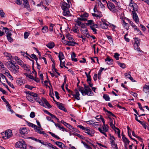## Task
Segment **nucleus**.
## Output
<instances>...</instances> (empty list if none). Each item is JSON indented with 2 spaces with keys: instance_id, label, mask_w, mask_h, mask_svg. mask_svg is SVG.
I'll use <instances>...</instances> for the list:
<instances>
[{
  "instance_id": "3",
  "label": "nucleus",
  "mask_w": 149,
  "mask_h": 149,
  "mask_svg": "<svg viewBox=\"0 0 149 149\" xmlns=\"http://www.w3.org/2000/svg\"><path fill=\"white\" fill-rule=\"evenodd\" d=\"M16 146L17 147L21 149H26V146L25 143L23 141L17 142L16 143Z\"/></svg>"
},
{
  "instance_id": "23",
  "label": "nucleus",
  "mask_w": 149,
  "mask_h": 149,
  "mask_svg": "<svg viewBox=\"0 0 149 149\" xmlns=\"http://www.w3.org/2000/svg\"><path fill=\"white\" fill-rule=\"evenodd\" d=\"M25 93L26 94H29V95L32 96H37L38 95V94L37 93H34L32 92H30L29 91H26L25 92Z\"/></svg>"
},
{
  "instance_id": "9",
  "label": "nucleus",
  "mask_w": 149,
  "mask_h": 149,
  "mask_svg": "<svg viewBox=\"0 0 149 149\" xmlns=\"http://www.w3.org/2000/svg\"><path fill=\"white\" fill-rule=\"evenodd\" d=\"M85 133L88 134L91 136H93V135L94 134L95 132L92 129L88 128H86V130H85Z\"/></svg>"
},
{
  "instance_id": "51",
  "label": "nucleus",
  "mask_w": 149,
  "mask_h": 149,
  "mask_svg": "<svg viewBox=\"0 0 149 149\" xmlns=\"http://www.w3.org/2000/svg\"><path fill=\"white\" fill-rule=\"evenodd\" d=\"M30 116L31 118H34L35 116V113L34 112H31L30 114Z\"/></svg>"
},
{
  "instance_id": "8",
  "label": "nucleus",
  "mask_w": 149,
  "mask_h": 149,
  "mask_svg": "<svg viewBox=\"0 0 149 149\" xmlns=\"http://www.w3.org/2000/svg\"><path fill=\"white\" fill-rule=\"evenodd\" d=\"M3 29H5V32L6 33L7 38L9 41L11 42L13 41V39L11 37L12 34L9 33V29L8 28L6 27H3Z\"/></svg>"
},
{
  "instance_id": "63",
  "label": "nucleus",
  "mask_w": 149,
  "mask_h": 149,
  "mask_svg": "<svg viewBox=\"0 0 149 149\" xmlns=\"http://www.w3.org/2000/svg\"><path fill=\"white\" fill-rule=\"evenodd\" d=\"M77 127L80 128V129H82L83 130H86V127H84L83 126L81 125H78L77 126Z\"/></svg>"
},
{
  "instance_id": "25",
  "label": "nucleus",
  "mask_w": 149,
  "mask_h": 149,
  "mask_svg": "<svg viewBox=\"0 0 149 149\" xmlns=\"http://www.w3.org/2000/svg\"><path fill=\"white\" fill-rule=\"evenodd\" d=\"M54 43L53 42H51L48 43L46 46L50 49H52L54 46Z\"/></svg>"
},
{
  "instance_id": "15",
  "label": "nucleus",
  "mask_w": 149,
  "mask_h": 149,
  "mask_svg": "<svg viewBox=\"0 0 149 149\" xmlns=\"http://www.w3.org/2000/svg\"><path fill=\"white\" fill-rule=\"evenodd\" d=\"M63 15L66 17H69L71 16L72 15L70 13V12L69 9L68 10H63Z\"/></svg>"
},
{
  "instance_id": "47",
  "label": "nucleus",
  "mask_w": 149,
  "mask_h": 149,
  "mask_svg": "<svg viewBox=\"0 0 149 149\" xmlns=\"http://www.w3.org/2000/svg\"><path fill=\"white\" fill-rule=\"evenodd\" d=\"M25 87L26 88H28L30 90H31L34 87L33 86H30L28 85H26L25 86Z\"/></svg>"
},
{
  "instance_id": "42",
  "label": "nucleus",
  "mask_w": 149,
  "mask_h": 149,
  "mask_svg": "<svg viewBox=\"0 0 149 149\" xmlns=\"http://www.w3.org/2000/svg\"><path fill=\"white\" fill-rule=\"evenodd\" d=\"M115 140V138L113 136H110V143L114 141Z\"/></svg>"
},
{
  "instance_id": "34",
  "label": "nucleus",
  "mask_w": 149,
  "mask_h": 149,
  "mask_svg": "<svg viewBox=\"0 0 149 149\" xmlns=\"http://www.w3.org/2000/svg\"><path fill=\"white\" fill-rule=\"evenodd\" d=\"M103 97L107 101H109L110 99L109 96L107 94H104L103 96Z\"/></svg>"
},
{
  "instance_id": "5",
  "label": "nucleus",
  "mask_w": 149,
  "mask_h": 149,
  "mask_svg": "<svg viewBox=\"0 0 149 149\" xmlns=\"http://www.w3.org/2000/svg\"><path fill=\"white\" fill-rule=\"evenodd\" d=\"M102 127L103 130L101 128L99 127L98 128V130L101 133L105 135L106 137H107V136L105 132L108 131L109 127L107 125L104 124L102 126Z\"/></svg>"
},
{
  "instance_id": "41",
  "label": "nucleus",
  "mask_w": 149,
  "mask_h": 149,
  "mask_svg": "<svg viewBox=\"0 0 149 149\" xmlns=\"http://www.w3.org/2000/svg\"><path fill=\"white\" fill-rule=\"evenodd\" d=\"M29 56H30L32 58H34L35 59L36 61H37L38 60V58L36 57V55L34 54H31V56H32V57H31V56H30V55H29Z\"/></svg>"
},
{
  "instance_id": "28",
  "label": "nucleus",
  "mask_w": 149,
  "mask_h": 149,
  "mask_svg": "<svg viewBox=\"0 0 149 149\" xmlns=\"http://www.w3.org/2000/svg\"><path fill=\"white\" fill-rule=\"evenodd\" d=\"M78 88L79 91L81 93L82 95L83 96L85 95V90H84L83 88L82 87L79 86Z\"/></svg>"
},
{
  "instance_id": "7",
  "label": "nucleus",
  "mask_w": 149,
  "mask_h": 149,
  "mask_svg": "<svg viewBox=\"0 0 149 149\" xmlns=\"http://www.w3.org/2000/svg\"><path fill=\"white\" fill-rule=\"evenodd\" d=\"M4 136H3V138L4 139H7L10 137L12 135V130H6L4 133Z\"/></svg>"
},
{
  "instance_id": "37",
  "label": "nucleus",
  "mask_w": 149,
  "mask_h": 149,
  "mask_svg": "<svg viewBox=\"0 0 149 149\" xmlns=\"http://www.w3.org/2000/svg\"><path fill=\"white\" fill-rule=\"evenodd\" d=\"M129 21V22L130 23V24L131 25V26L133 27L134 29H136V28L137 27L134 24V23L131 21L130 20L128 19H127Z\"/></svg>"
},
{
  "instance_id": "45",
  "label": "nucleus",
  "mask_w": 149,
  "mask_h": 149,
  "mask_svg": "<svg viewBox=\"0 0 149 149\" xmlns=\"http://www.w3.org/2000/svg\"><path fill=\"white\" fill-rule=\"evenodd\" d=\"M66 37L67 38L70 40H73L74 39L71 36V35H67L66 36Z\"/></svg>"
},
{
  "instance_id": "13",
  "label": "nucleus",
  "mask_w": 149,
  "mask_h": 149,
  "mask_svg": "<svg viewBox=\"0 0 149 149\" xmlns=\"http://www.w3.org/2000/svg\"><path fill=\"white\" fill-rule=\"evenodd\" d=\"M29 132V130L27 129L26 128H21L19 130V133L22 134H27Z\"/></svg>"
},
{
  "instance_id": "60",
  "label": "nucleus",
  "mask_w": 149,
  "mask_h": 149,
  "mask_svg": "<svg viewBox=\"0 0 149 149\" xmlns=\"http://www.w3.org/2000/svg\"><path fill=\"white\" fill-rule=\"evenodd\" d=\"M91 29L93 30V31L94 32V33H96L97 30L95 29V28H96L95 27L92 26V27H91Z\"/></svg>"
},
{
  "instance_id": "49",
  "label": "nucleus",
  "mask_w": 149,
  "mask_h": 149,
  "mask_svg": "<svg viewBox=\"0 0 149 149\" xmlns=\"http://www.w3.org/2000/svg\"><path fill=\"white\" fill-rule=\"evenodd\" d=\"M5 13L2 10H0V15L1 17H4L5 16Z\"/></svg>"
},
{
  "instance_id": "52",
  "label": "nucleus",
  "mask_w": 149,
  "mask_h": 149,
  "mask_svg": "<svg viewBox=\"0 0 149 149\" xmlns=\"http://www.w3.org/2000/svg\"><path fill=\"white\" fill-rule=\"evenodd\" d=\"M107 36L108 39L109 40V41L113 43V41L112 40L111 36Z\"/></svg>"
},
{
  "instance_id": "4",
  "label": "nucleus",
  "mask_w": 149,
  "mask_h": 149,
  "mask_svg": "<svg viewBox=\"0 0 149 149\" xmlns=\"http://www.w3.org/2000/svg\"><path fill=\"white\" fill-rule=\"evenodd\" d=\"M27 125L31 127H33L34 128L36 132H37L38 133L40 134H46L45 133H44V132L43 131H40L38 130V129H37V128H38L37 126L36 125L32 123H30V122H28V121L27 122Z\"/></svg>"
},
{
  "instance_id": "1",
  "label": "nucleus",
  "mask_w": 149,
  "mask_h": 149,
  "mask_svg": "<svg viewBox=\"0 0 149 149\" xmlns=\"http://www.w3.org/2000/svg\"><path fill=\"white\" fill-rule=\"evenodd\" d=\"M132 3L131 2V4L130 5V6H131L133 8V11H132V13L133 15V17L136 23H138L139 22V18L137 16L136 11H137V8L136 7V5L134 4L133 5H131Z\"/></svg>"
},
{
  "instance_id": "62",
  "label": "nucleus",
  "mask_w": 149,
  "mask_h": 149,
  "mask_svg": "<svg viewBox=\"0 0 149 149\" xmlns=\"http://www.w3.org/2000/svg\"><path fill=\"white\" fill-rule=\"evenodd\" d=\"M55 94L56 97L57 99H59L60 98L59 96H58L59 94L57 91H55Z\"/></svg>"
},
{
  "instance_id": "39",
  "label": "nucleus",
  "mask_w": 149,
  "mask_h": 149,
  "mask_svg": "<svg viewBox=\"0 0 149 149\" xmlns=\"http://www.w3.org/2000/svg\"><path fill=\"white\" fill-rule=\"evenodd\" d=\"M81 143L84 144V146L88 149H92L85 142L82 141Z\"/></svg>"
},
{
  "instance_id": "24",
  "label": "nucleus",
  "mask_w": 149,
  "mask_h": 149,
  "mask_svg": "<svg viewBox=\"0 0 149 149\" xmlns=\"http://www.w3.org/2000/svg\"><path fill=\"white\" fill-rule=\"evenodd\" d=\"M101 27L103 29H106L108 28V24L106 22H104L100 24Z\"/></svg>"
},
{
  "instance_id": "22",
  "label": "nucleus",
  "mask_w": 149,
  "mask_h": 149,
  "mask_svg": "<svg viewBox=\"0 0 149 149\" xmlns=\"http://www.w3.org/2000/svg\"><path fill=\"white\" fill-rule=\"evenodd\" d=\"M146 84L143 87V91L146 93L149 92V85Z\"/></svg>"
},
{
  "instance_id": "10",
  "label": "nucleus",
  "mask_w": 149,
  "mask_h": 149,
  "mask_svg": "<svg viewBox=\"0 0 149 149\" xmlns=\"http://www.w3.org/2000/svg\"><path fill=\"white\" fill-rule=\"evenodd\" d=\"M135 43H134V46L135 47V49H136L137 50H139V48H138L139 45L140 41V40L135 38Z\"/></svg>"
},
{
  "instance_id": "6",
  "label": "nucleus",
  "mask_w": 149,
  "mask_h": 149,
  "mask_svg": "<svg viewBox=\"0 0 149 149\" xmlns=\"http://www.w3.org/2000/svg\"><path fill=\"white\" fill-rule=\"evenodd\" d=\"M68 3H67L61 1L60 4L61 5V7L62 10H68L70 7V4H71V2H68Z\"/></svg>"
},
{
  "instance_id": "43",
  "label": "nucleus",
  "mask_w": 149,
  "mask_h": 149,
  "mask_svg": "<svg viewBox=\"0 0 149 149\" xmlns=\"http://www.w3.org/2000/svg\"><path fill=\"white\" fill-rule=\"evenodd\" d=\"M36 122H37V124L38 125V127H37V128H38V130L40 131H41L40 130V129H41V125L40 124V123L37 120H36Z\"/></svg>"
},
{
  "instance_id": "20",
  "label": "nucleus",
  "mask_w": 149,
  "mask_h": 149,
  "mask_svg": "<svg viewBox=\"0 0 149 149\" xmlns=\"http://www.w3.org/2000/svg\"><path fill=\"white\" fill-rule=\"evenodd\" d=\"M80 31L83 34H84V35H86V36H87V35H88V36H90L88 34V30L86 28L84 29H81Z\"/></svg>"
},
{
  "instance_id": "64",
  "label": "nucleus",
  "mask_w": 149,
  "mask_h": 149,
  "mask_svg": "<svg viewBox=\"0 0 149 149\" xmlns=\"http://www.w3.org/2000/svg\"><path fill=\"white\" fill-rule=\"evenodd\" d=\"M4 102H5L6 104V106L8 107V108H10L11 107V106L8 102L6 100Z\"/></svg>"
},
{
  "instance_id": "12",
  "label": "nucleus",
  "mask_w": 149,
  "mask_h": 149,
  "mask_svg": "<svg viewBox=\"0 0 149 149\" xmlns=\"http://www.w3.org/2000/svg\"><path fill=\"white\" fill-rule=\"evenodd\" d=\"M33 97H34V99L37 102H38L40 105L43 107H45L44 103H43L42 101V100H40L39 97H38V95L37 96Z\"/></svg>"
},
{
  "instance_id": "35",
  "label": "nucleus",
  "mask_w": 149,
  "mask_h": 149,
  "mask_svg": "<svg viewBox=\"0 0 149 149\" xmlns=\"http://www.w3.org/2000/svg\"><path fill=\"white\" fill-rule=\"evenodd\" d=\"M55 143L59 148H62V144H63L62 143L59 141H56Z\"/></svg>"
},
{
  "instance_id": "11",
  "label": "nucleus",
  "mask_w": 149,
  "mask_h": 149,
  "mask_svg": "<svg viewBox=\"0 0 149 149\" xmlns=\"http://www.w3.org/2000/svg\"><path fill=\"white\" fill-rule=\"evenodd\" d=\"M86 24L87 25H90V27L94 26L95 28H97V25L95 24L93 22V21L91 20H88L87 22L86 23Z\"/></svg>"
},
{
  "instance_id": "17",
  "label": "nucleus",
  "mask_w": 149,
  "mask_h": 149,
  "mask_svg": "<svg viewBox=\"0 0 149 149\" xmlns=\"http://www.w3.org/2000/svg\"><path fill=\"white\" fill-rule=\"evenodd\" d=\"M42 101L43 102L45 103V104L49 108H51L52 107L51 106V105L49 104V103L48 102L47 100L44 98L42 97Z\"/></svg>"
},
{
  "instance_id": "21",
  "label": "nucleus",
  "mask_w": 149,
  "mask_h": 149,
  "mask_svg": "<svg viewBox=\"0 0 149 149\" xmlns=\"http://www.w3.org/2000/svg\"><path fill=\"white\" fill-rule=\"evenodd\" d=\"M77 43L73 40H71L67 41L66 44L68 46H74Z\"/></svg>"
},
{
  "instance_id": "30",
  "label": "nucleus",
  "mask_w": 149,
  "mask_h": 149,
  "mask_svg": "<svg viewBox=\"0 0 149 149\" xmlns=\"http://www.w3.org/2000/svg\"><path fill=\"white\" fill-rule=\"evenodd\" d=\"M61 123H63L65 125H68V126H67V127H68L69 129H71V128H72L73 129V128L70 124H68V123H66V122H65L63 120H62L61 121Z\"/></svg>"
},
{
  "instance_id": "53",
  "label": "nucleus",
  "mask_w": 149,
  "mask_h": 149,
  "mask_svg": "<svg viewBox=\"0 0 149 149\" xmlns=\"http://www.w3.org/2000/svg\"><path fill=\"white\" fill-rule=\"evenodd\" d=\"M137 104L139 106V109L141 110L142 111H144V109H143L142 107V106H141V103H140L139 102H138Z\"/></svg>"
},
{
  "instance_id": "58",
  "label": "nucleus",
  "mask_w": 149,
  "mask_h": 149,
  "mask_svg": "<svg viewBox=\"0 0 149 149\" xmlns=\"http://www.w3.org/2000/svg\"><path fill=\"white\" fill-rule=\"evenodd\" d=\"M87 81L88 82H91V76L90 75H88V76H87Z\"/></svg>"
},
{
  "instance_id": "57",
  "label": "nucleus",
  "mask_w": 149,
  "mask_h": 149,
  "mask_svg": "<svg viewBox=\"0 0 149 149\" xmlns=\"http://www.w3.org/2000/svg\"><path fill=\"white\" fill-rule=\"evenodd\" d=\"M92 16L95 17H102V16L100 15H97L95 13H92Z\"/></svg>"
},
{
  "instance_id": "26",
  "label": "nucleus",
  "mask_w": 149,
  "mask_h": 149,
  "mask_svg": "<svg viewBox=\"0 0 149 149\" xmlns=\"http://www.w3.org/2000/svg\"><path fill=\"white\" fill-rule=\"evenodd\" d=\"M5 74L10 80H13V77L10 75L8 70H7L5 72Z\"/></svg>"
},
{
  "instance_id": "38",
  "label": "nucleus",
  "mask_w": 149,
  "mask_h": 149,
  "mask_svg": "<svg viewBox=\"0 0 149 149\" xmlns=\"http://www.w3.org/2000/svg\"><path fill=\"white\" fill-rule=\"evenodd\" d=\"M78 27L77 26V24H75V26L73 29V31L74 33H77L78 31H79V30H78Z\"/></svg>"
},
{
  "instance_id": "14",
  "label": "nucleus",
  "mask_w": 149,
  "mask_h": 149,
  "mask_svg": "<svg viewBox=\"0 0 149 149\" xmlns=\"http://www.w3.org/2000/svg\"><path fill=\"white\" fill-rule=\"evenodd\" d=\"M93 94V92L91 91V89L89 88L88 89H85V95H87L88 96H92Z\"/></svg>"
},
{
  "instance_id": "46",
  "label": "nucleus",
  "mask_w": 149,
  "mask_h": 149,
  "mask_svg": "<svg viewBox=\"0 0 149 149\" xmlns=\"http://www.w3.org/2000/svg\"><path fill=\"white\" fill-rule=\"evenodd\" d=\"M141 124L142 126L145 128V129H146V127L147 126L146 124V123H145L144 122H142L141 123H140Z\"/></svg>"
},
{
  "instance_id": "54",
  "label": "nucleus",
  "mask_w": 149,
  "mask_h": 149,
  "mask_svg": "<svg viewBox=\"0 0 149 149\" xmlns=\"http://www.w3.org/2000/svg\"><path fill=\"white\" fill-rule=\"evenodd\" d=\"M4 54L5 56L9 57V58L10 59V57L11 56L10 53H4Z\"/></svg>"
},
{
  "instance_id": "2",
  "label": "nucleus",
  "mask_w": 149,
  "mask_h": 149,
  "mask_svg": "<svg viewBox=\"0 0 149 149\" xmlns=\"http://www.w3.org/2000/svg\"><path fill=\"white\" fill-rule=\"evenodd\" d=\"M7 67L8 69L14 74L17 73L19 72V66L18 65L15 66L8 64Z\"/></svg>"
},
{
  "instance_id": "29",
  "label": "nucleus",
  "mask_w": 149,
  "mask_h": 149,
  "mask_svg": "<svg viewBox=\"0 0 149 149\" xmlns=\"http://www.w3.org/2000/svg\"><path fill=\"white\" fill-rule=\"evenodd\" d=\"M58 57L59 58L60 61H62V60L64 58V56L62 52H59L58 55Z\"/></svg>"
},
{
  "instance_id": "48",
  "label": "nucleus",
  "mask_w": 149,
  "mask_h": 149,
  "mask_svg": "<svg viewBox=\"0 0 149 149\" xmlns=\"http://www.w3.org/2000/svg\"><path fill=\"white\" fill-rule=\"evenodd\" d=\"M54 26V25L53 24H51L50 27H49V31H53V27Z\"/></svg>"
},
{
  "instance_id": "31",
  "label": "nucleus",
  "mask_w": 149,
  "mask_h": 149,
  "mask_svg": "<svg viewBox=\"0 0 149 149\" xmlns=\"http://www.w3.org/2000/svg\"><path fill=\"white\" fill-rule=\"evenodd\" d=\"M63 104L61 103L60 104H59L58 106V108L66 112L67 111L65 109V108L62 105Z\"/></svg>"
},
{
  "instance_id": "55",
  "label": "nucleus",
  "mask_w": 149,
  "mask_h": 149,
  "mask_svg": "<svg viewBox=\"0 0 149 149\" xmlns=\"http://www.w3.org/2000/svg\"><path fill=\"white\" fill-rule=\"evenodd\" d=\"M118 64L121 67H122L123 68H124L125 67V65L124 63H118Z\"/></svg>"
},
{
  "instance_id": "61",
  "label": "nucleus",
  "mask_w": 149,
  "mask_h": 149,
  "mask_svg": "<svg viewBox=\"0 0 149 149\" xmlns=\"http://www.w3.org/2000/svg\"><path fill=\"white\" fill-rule=\"evenodd\" d=\"M99 119H101L102 120V121L103 123V125L105 124V121L104 119L102 118V116H99Z\"/></svg>"
},
{
  "instance_id": "59",
  "label": "nucleus",
  "mask_w": 149,
  "mask_h": 149,
  "mask_svg": "<svg viewBox=\"0 0 149 149\" xmlns=\"http://www.w3.org/2000/svg\"><path fill=\"white\" fill-rule=\"evenodd\" d=\"M87 123L88 124L90 125H93L95 124V123L92 120H90L87 122Z\"/></svg>"
},
{
  "instance_id": "19",
  "label": "nucleus",
  "mask_w": 149,
  "mask_h": 149,
  "mask_svg": "<svg viewBox=\"0 0 149 149\" xmlns=\"http://www.w3.org/2000/svg\"><path fill=\"white\" fill-rule=\"evenodd\" d=\"M107 6L108 8L111 10V9H113L115 8V6L113 3L110 1H108V3L107 4Z\"/></svg>"
},
{
  "instance_id": "33",
  "label": "nucleus",
  "mask_w": 149,
  "mask_h": 149,
  "mask_svg": "<svg viewBox=\"0 0 149 149\" xmlns=\"http://www.w3.org/2000/svg\"><path fill=\"white\" fill-rule=\"evenodd\" d=\"M48 28L47 26H45L42 28V32L44 33H45L48 32Z\"/></svg>"
},
{
  "instance_id": "50",
  "label": "nucleus",
  "mask_w": 149,
  "mask_h": 149,
  "mask_svg": "<svg viewBox=\"0 0 149 149\" xmlns=\"http://www.w3.org/2000/svg\"><path fill=\"white\" fill-rule=\"evenodd\" d=\"M29 35V33L28 32H25L24 35V38L25 39H26L28 38Z\"/></svg>"
},
{
  "instance_id": "56",
  "label": "nucleus",
  "mask_w": 149,
  "mask_h": 149,
  "mask_svg": "<svg viewBox=\"0 0 149 149\" xmlns=\"http://www.w3.org/2000/svg\"><path fill=\"white\" fill-rule=\"evenodd\" d=\"M68 85L67 84L66 85H65V88L66 89V90H67L68 92L69 93H70L71 94L72 93H73V92L72 91L68 89Z\"/></svg>"
},
{
  "instance_id": "27",
  "label": "nucleus",
  "mask_w": 149,
  "mask_h": 149,
  "mask_svg": "<svg viewBox=\"0 0 149 149\" xmlns=\"http://www.w3.org/2000/svg\"><path fill=\"white\" fill-rule=\"evenodd\" d=\"M24 2V5L25 8H28L29 6V5L28 3V0H22Z\"/></svg>"
},
{
  "instance_id": "32",
  "label": "nucleus",
  "mask_w": 149,
  "mask_h": 149,
  "mask_svg": "<svg viewBox=\"0 0 149 149\" xmlns=\"http://www.w3.org/2000/svg\"><path fill=\"white\" fill-rule=\"evenodd\" d=\"M122 139L123 141L125 143H127V144H129L130 141L126 137L124 136V135H123L122 136Z\"/></svg>"
},
{
  "instance_id": "36",
  "label": "nucleus",
  "mask_w": 149,
  "mask_h": 149,
  "mask_svg": "<svg viewBox=\"0 0 149 149\" xmlns=\"http://www.w3.org/2000/svg\"><path fill=\"white\" fill-rule=\"evenodd\" d=\"M49 133L52 136L58 139H60V138L57 136L55 134L53 133L49 132Z\"/></svg>"
},
{
  "instance_id": "44",
  "label": "nucleus",
  "mask_w": 149,
  "mask_h": 149,
  "mask_svg": "<svg viewBox=\"0 0 149 149\" xmlns=\"http://www.w3.org/2000/svg\"><path fill=\"white\" fill-rule=\"evenodd\" d=\"M119 55H120L119 54L117 53H115L114 57L116 58V60H118L119 59Z\"/></svg>"
},
{
  "instance_id": "40",
  "label": "nucleus",
  "mask_w": 149,
  "mask_h": 149,
  "mask_svg": "<svg viewBox=\"0 0 149 149\" xmlns=\"http://www.w3.org/2000/svg\"><path fill=\"white\" fill-rule=\"evenodd\" d=\"M24 68V70H29V65H23L22 66Z\"/></svg>"
},
{
  "instance_id": "16",
  "label": "nucleus",
  "mask_w": 149,
  "mask_h": 149,
  "mask_svg": "<svg viewBox=\"0 0 149 149\" xmlns=\"http://www.w3.org/2000/svg\"><path fill=\"white\" fill-rule=\"evenodd\" d=\"M105 61H107V63L108 65H111L113 63V60L108 56L105 59Z\"/></svg>"
},
{
  "instance_id": "18",
  "label": "nucleus",
  "mask_w": 149,
  "mask_h": 149,
  "mask_svg": "<svg viewBox=\"0 0 149 149\" xmlns=\"http://www.w3.org/2000/svg\"><path fill=\"white\" fill-rule=\"evenodd\" d=\"M50 58L51 59V61L53 62V64L52 65V70L54 69V71L56 72H57V71L58 70H57L55 68V62L54 60L53 59L52 57L51 56H50Z\"/></svg>"
}]
</instances>
